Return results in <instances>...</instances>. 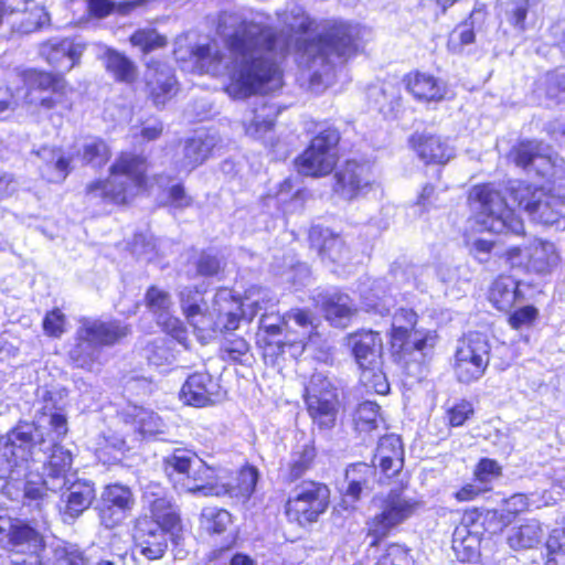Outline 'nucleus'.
<instances>
[{
	"mask_svg": "<svg viewBox=\"0 0 565 565\" xmlns=\"http://www.w3.org/2000/svg\"><path fill=\"white\" fill-rule=\"evenodd\" d=\"M228 55L210 45L191 50L190 58L200 73L228 75L225 92L234 99L267 94L281 86L278 58L284 55L273 28L262 21H245L226 39Z\"/></svg>",
	"mask_w": 565,
	"mask_h": 565,
	"instance_id": "f257e3e1",
	"label": "nucleus"
},
{
	"mask_svg": "<svg viewBox=\"0 0 565 565\" xmlns=\"http://www.w3.org/2000/svg\"><path fill=\"white\" fill-rule=\"evenodd\" d=\"M360 47V29L343 21L328 20L317 38L303 43L299 63L310 73L311 84H328L337 63H344Z\"/></svg>",
	"mask_w": 565,
	"mask_h": 565,
	"instance_id": "f03ea898",
	"label": "nucleus"
},
{
	"mask_svg": "<svg viewBox=\"0 0 565 565\" xmlns=\"http://www.w3.org/2000/svg\"><path fill=\"white\" fill-rule=\"evenodd\" d=\"M417 315L412 309H398L392 319L391 344L394 360L412 376L422 375L423 365L433 354L436 334L415 329Z\"/></svg>",
	"mask_w": 565,
	"mask_h": 565,
	"instance_id": "7ed1b4c3",
	"label": "nucleus"
},
{
	"mask_svg": "<svg viewBox=\"0 0 565 565\" xmlns=\"http://www.w3.org/2000/svg\"><path fill=\"white\" fill-rule=\"evenodd\" d=\"M147 170L148 164L142 156L122 152L111 166L109 179L89 183L87 193L114 203H126L145 185Z\"/></svg>",
	"mask_w": 565,
	"mask_h": 565,
	"instance_id": "20e7f679",
	"label": "nucleus"
},
{
	"mask_svg": "<svg viewBox=\"0 0 565 565\" xmlns=\"http://www.w3.org/2000/svg\"><path fill=\"white\" fill-rule=\"evenodd\" d=\"M477 223L483 231L521 236L525 234L523 220L508 205L500 192L490 185L476 186L470 193Z\"/></svg>",
	"mask_w": 565,
	"mask_h": 565,
	"instance_id": "39448f33",
	"label": "nucleus"
},
{
	"mask_svg": "<svg viewBox=\"0 0 565 565\" xmlns=\"http://www.w3.org/2000/svg\"><path fill=\"white\" fill-rule=\"evenodd\" d=\"M46 441L41 427L34 422H19L0 436V478L14 479V473L25 468L33 449Z\"/></svg>",
	"mask_w": 565,
	"mask_h": 565,
	"instance_id": "423d86ee",
	"label": "nucleus"
},
{
	"mask_svg": "<svg viewBox=\"0 0 565 565\" xmlns=\"http://www.w3.org/2000/svg\"><path fill=\"white\" fill-rule=\"evenodd\" d=\"M373 503L377 512L366 522L367 534L374 537L372 545L409 519L420 507L416 498L402 489H392L385 495L374 498Z\"/></svg>",
	"mask_w": 565,
	"mask_h": 565,
	"instance_id": "0eeeda50",
	"label": "nucleus"
},
{
	"mask_svg": "<svg viewBox=\"0 0 565 565\" xmlns=\"http://www.w3.org/2000/svg\"><path fill=\"white\" fill-rule=\"evenodd\" d=\"M269 300L268 291L260 287L250 288L243 303L236 301L227 289L217 291L214 297L213 310L218 315V330L237 329L242 317L252 320Z\"/></svg>",
	"mask_w": 565,
	"mask_h": 565,
	"instance_id": "6e6552de",
	"label": "nucleus"
},
{
	"mask_svg": "<svg viewBox=\"0 0 565 565\" xmlns=\"http://www.w3.org/2000/svg\"><path fill=\"white\" fill-rule=\"evenodd\" d=\"M305 402L309 416L321 430L335 426L340 408L338 391L322 374H313L305 391Z\"/></svg>",
	"mask_w": 565,
	"mask_h": 565,
	"instance_id": "1a4fd4ad",
	"label": "nucleus"
},
{
	"mask_svg": "<svg viewBox=\"0 0 565 565\" xmlns=\"http://www.w3.org/2000/svg\"><path fill=\"white\" fill-rule=\"evenodd\" d=\"M339 140L340 134L335 128L328 127L319 131L309 147L296 159L298 171L310 177L329 174L337 164Z\"/></svg>",
	"mask_w": 565,
	"mask_h": 565,
	"instance_id": "9d476101",
	"label": "nucleus"
},
{
	"mask_svg": "<svg viewBox=\"0 0 565 565\" xmlns=\"http://www.w3.org/2000/svg\"><path fill=\"white\" fill-rule=\"evenodd\" d=\"M329 495L327 486L310 480L303 481L290 492L286 503V514L300 525L316 522L326 511Z\"/></svg>",
	"mask_w": 565,
	"mask_h": 565,
	"instance_id": "9b49d317",
	"label": "nucleus"
},
{
	"mask_svg": "<svg viewBox=\"0 0 565 565\" xmlns=\"http://www.w3.org/2000/svg\"><path fill=\"white\" fill-rule=\"evenodd\" d=\"M511 199L523 207L533 221L548 226L555 225L557 228H565V220L558 210V200L543 189L519 183L511 189Z\"/></svg>",
	"mask_w": 565,
	"mask_h": 565,
	"instance_id": "f8f14e48",
	"label": "nucleus"
},
{
	"mask_svg": "<svg viewBox=\"0 0 565 565\" xmlns=\"http://www.w3.org/2000/svg\"><path fill=\"white\" fill-rule=\"evenodd\" d=\"M490 345L487 337L471 332L458 343L456 350L455 373L459 382L471 383L479 380L489 363Z\"/></svg>",
	"mask_w": 565,
	"mask_h": 565,
	"instance_id": "ddd939ff",
	"label": "nucleus"
},
{
	"mask_svg": "<svg viewBox=\"0 0 565 565\" xmlns=\"http://www.w3.org/2000/svg\"><path fill=\"white\" fill-rule=\"evenodd\" d=\"M25 86L24 102L34 108L51 110L62 103L65 81L62 76L36 70L21 73Z\"/></svg>",
	"mask_w": 565,
	"mask_h": 565,
	"instance_id": "4468645a",
	"label": "nucleus"
},
{
	"mask_svg": "<svg viewBox=\"0 0 565 565\" xmlns=\"http://www.w3.org/2000/svg\"><path fill=\"white\" fill-rule=\"evenodd\" d=\"M141 500L146 514L139 518L153 520L163 529L170 530L171 534L181 531L180 509L159 482L150 481L145 484Z\"/></svg>",
	"mask_w": 565,
	"mask_h": 565,
	"instance_id": "2eb2a0df",
	"label": "nucleus"
},
{
	"mask_svg": "<svg viewBox=\"0 0 565 565\" xmlns=\"http://www.w3.org/2000/svg\"><path fill=\"white\" fill-rule=\"evenodd\" d=\"M71 482L70 471L43 465L40 476H31L26 479L23 489V504L41 513L49 503L51 493L64 490Z\"/></svg>",
	"mask_w": 565,
	"mask_h": 565,
	"instance_id": "dca6fc26",
	"label": "nucleus"
},
{
	"mask_svg": "<svg viewBox=\"0 0 565 565\" xmlns=\"http://www.w3.org/2000/svg\"><path fill=\"white\" fill-rule=\"evenodd\" d=\"M135 502L129 487L119 483L105 487L97 507L102 524L108 529L117 526L134 509Z\"/></svg>",
	"mask_w": 565,
	"mask_h": 565,
	"instance_id": "f3484780",
	"label": "nucleus"
},
{
	"mask_svg": "<svg viewBox=\"0 0 565 565\" xmlns=\"http://www.w3.org/2000/svg\"><path fill=\"white\" fill-rule=\"evenodd\" d=\"M171 533L153 520L137 518L132 529V539L140 554L150 561L161 558L168 548L167 534Z\"/></svg>",
	"mask_w": 565,
	"mask_h": 565,
	"instance_id": "a211bd4d",
	"label": "nucleus"
},
{
	"mask_svg": "<svg viewBox=\"0 0 565 565\" xmlns=\"http://www.w3.org/2000/svg\"><path fill=\"white\" fill-rule=\"evenodd\" d=\"M86 44L71 38H53L40 45V55L54 68L68 72L77 66Z\"/></svg>",
	"mask_w": 565,
	"mask_h": 565,
	"instance_id": "6ab92c4d",
	"label": "nucleus"
},
{
	"mask_svg": "<svg viewBox=\"0 0 565 565\" xmlns=\"http://www.w3.org/2000/svg\"><path fill=\"white\" fill-rule=\"evenodd\" d=\"M145 83L148 96L157 107L164 106L178 92L173 70L159 61L147 64Z\"/></svg>",
	"mask_w": 565,
	"mask_h": 565,
	"instance_id": "aec40b11",
	"label": "nucleus"
},
{
	"mask_svg": "<svg viewBox=\"0 0 565 565\" xmlns=\"http://www.w3.org/2000/svg\"><path fill=\"white\" fill-rule=\"evenodd\" d=\"M334 177V192L349 201L365 194L373 182L370 168L355 161H348Z\"/></svg>",
	"mask_w": 565,
	"mask_h": 565,
	"instance_id": "412c9836",
	"label": "nucleus"
},
{
	"mask_svg": "<svg viewBox=\"0 0 565 565\" xmlns=\"http://www.w3.org/2000/svg\"><path fill=\"white\" fill-rule=\"evenodd\" d=\"M126 426V437L131 440H142L146 437L163 433L164 423L154 412L141 406L130 405L121 413Z\"/></svg>",
	"mask_w": 565,
	"mask_h": 565,
	"instance_id": "4be33fe9",
	"label": "nucleus"
},
{
	"mask_svg": "<svg viewBox=\"0 0 565 565\" xmlns=\"http://www.w3.org/2000/svg\"><path fill=\"white\" fill-rule=\"evenodd\" d=\"M513 161L525 171L546 175L553 168L551 148L537 140L518 143L511 151Z\"/></svg>",
	"mask_w": 565,
	"mask_h": 565,
	"instance_id": "5701e85b",
	"label": "nucleus"
},
{
	"mask_svg": "<svg viewBox=\"0 0 565 565\" xmlns=\"http://www.w3.org/2000/svg\"><path fill=\"white\" fill-rule=\"evenodd\" d=\"M62 495L64 507L60 508L62 521L71 524L86 511L95 499L94 483L87 480L72 481Z\"/></svg>",
	"mask_w": 565,
	"mask_h": 565,
	"instance_id": "b1692460",
	"label": "nucleus"
},
{
	"mask_svg": "<svg viewBox=\"0 0 565 565\" xmlns=\"http://www.w3.org/2000/svg\"><path fill=\"white\" fill-rule=\"evenodd\" d=\"M78 328L82 335L92 340L99 349L116 344L130 332L127 324L117 320L83 318L79 320Z\"/></svg>",
	"mask_w": 565,
	"mask_h": 565,
	"instance_id": "393cba45",
	"label": "nucleus"
},
{
	"mask_svg": "<svg viewBox=\"0 0 565 565\" xmlns=\"http://www.w3.org/2000/svg\"><path fill=\"white\" fill-rule=\"evenodd\" d=\"M218 384L206 372H196L188 377L181 388V399L191 406L204 407L213 404Z\"/></svg>",
	"mask_w": 565,
	"mask_h": 565,
	"instance_id": "a878e982",
	"label": "nucleus"
},
{
	"mask_svg": "<svg viewBox=\"0 0 565 565\" xmlns=\"http://www.w3.org/2000/svg\"><path fill=\"white\" fill-rule=\"evenodd\" d=\"M196 458L195 454L186 449H175L171 455L163 458L164 473L175 490L183 491L195 487L190 479V475Z\"/></svg>",
	"mask_w": 565,
	"mask_h": 565,
	"instance_id": "bb28decb",
	"label": "nucleus"
},
{
	"mask_svg": "<svg viewBox=\"0 0 565 565\" xmlns=\"http://www.w3.org/2000/svg\"><path fill=\"white\" fill-rule=\"evenodd\" d=\"M349 345L360 369L382 365V338L374 331H360L349 337Z\"/></svg>",
	"mask_w": 565,
	"mask_h": 565,
	"instance_id": "cd10ccee",
	"label": "nucleus"
},
{
	"mask_svg": "<svg viewBox=\"0 0 565 565\" xmlns=\"http://www.w3.org/2000/svg\"><path fill=\"white\" fill-rule=\"evenodd\" d=\"M411 143L417 156L426 163L445 164L455 157L454 148L440 136L415 134Z\"/></svg>",
	"mask_w": 565,
	"mask_h": 565,
	"instance_id": "c85d7f7f",
	"label": "nucleus"
},
{
	"mask_svg": "<svg viewBox=\"0 0 565 565\" xmlns=\"http://www.w3.org/2000/svg\"><path fill=\"white\" fill-rule=\"evenodd\" d=\"M374 467L379 466L386 476L396 475L404 462V450L401 438L396 435H387L380 439L374 457Z\"/></svg>",
	"mask_w": 565,
	"mask_h": 565,
	"instance_id": "c756f323",
	"label": "nucleus"
},
{
	"mask_svg": "<svg viewBox=\"0 0 565 565\" xmlns=\"http://www.w3.org/2000/svg\"><path fill=\"white\" fill-rule=\"evenodd\" d=\"M181 307L189 323L200 331L218 330V315L214 311L206 313L202 310L199 300L201 296L198 291L184 289L181 291Z\"/></svg>",
	"mask_w": 565,
	"mask_h": 565,
	"instance_id": "7c9ffc66",
	"label": "nucleus"
},
{
	"mask_svg": "<svg viewBox=\"0 0 565 565\" xmlns=\"http://www.w3.org/2000/svg\"><path fill=\"white\" fill-rule=\"evenodd\" d=\"M406 87L416 99L424 102H440L447 93L444 81L420 72L407 75Z\"/></svg>",
	"mask_w": 565,
	"mask_h": 565,
	"instance_id": "2f4dec72",
	"label": "nucleus"
},
{
	"mask_svg": "<svg viewBox=\"0 0 565 565\" xmlns=\"http://www.w3.org/2000/svg\"><path fill=\"white\" fill-rule=\"evenodd\" d=\"M215 146V137L205 132L189 138L184 143L182 158L179 161L180 169L190 172L201 166L210 157Z\"/></svg>",
	"mask_w": 565,
	"mask_h": 565,
	"instance_id": "473e14b6",
	"label": "nucleus"
},
{
	"mask_svg": "<svg viewBox=\"0 0 565 565\" xmlns=\"http://www.w3.org/2000/svg\"><path fill=\"white\" fill-rule=\"evenodd\" d=\"M277 115L275 105L268 104L263 98L258 99L243 120L245 134L254 139L264 138L273 129Z\"/></svg>",
	"mask_w": 565,
	"mask_h": 565,
	"instance_id": "72a5a7b5",
	"label": "nucleus"
},
{
	"mask_svg": "<svg viewBox=\"0 0 565 565\" xmlns=\"http://www.w3.org/2000/svg\"><path fill=\"white\" fill-rule=\"evenodd\" d=\"M33 153L41 161L39 170L44 179L54 183L65 180L70 172V161L60 148L44 146Z\"/></svg>",
	"mask_w": 565,
	"mask_h": 565,
	"instance_id": "f704fd0d",
	"label": "nucleus"
},
{
	"mask_svg": "<svg viewBox=\"0 0 565 565\" xmlns=\"http://www.w3.org/2000/svg\"><path fill=\"white\" fill-rule=\"evenodd\" d=\"M317 302L321 306L327 320L335 327H344L353 313V303L345 294L338 291L319 294Z\"/></svg>",
	"mask_w": 565,
	"mask_h": 565,
	"instance_id": "c9c22d12",
	"label": "nucleus"
},
{
	"mask_svg": "<svg viewBox=\"0 0 565 565\" xmlns=\"http://www.w3.org/2000/svg\"><path fill=\"white\" fill-rule=\"evenodd\" d=\"M317 456L316 448L311 444L296 446L286 462L281 463V477L292 482L302 477L312 466Z\"/></svg>",
	"mask_w": 565,
	"mask_h": 565,
	"instance_id": "e433bc0d",
	"label": "nucleus"
},
{
	"mask_svg": "<svg viewBox=\"0 0 565 565\" xmlns=\"http://www.w3.org/2000/svg\"><path fill=\"white\" fill-rule=\"evenodd\" d=\"M311 244L317 246L319 255L333 263H341L348 254L347 247L338 235L328 228L313 227L309 234Z\"/></svg>",
	"mask_w": 565,
	"mask_h": 565,
	"instance_id": "4c0bfd02",
	"label": "nucleus"
},
{
	"mask_svg": "<svg viewBox=\"0 0 565 565\" xmlns=\"http://www.w3.org/2000/svg\"><path fill=\"white\" fill-rule=\"evenodd\" d=\"M557 263V255L552 243L534 241L526 248V270L537 274L546 273Z\"/></svg>",
	"mask_w": 565,
	"mask_h": 565,
	"instance_id": "58836bf2",
	"label": "nucleus"
},
{
	"mask_svg": "<svg viewBox=\"0 0 565 565\" xmlns=\"http://www.w3.org/2000/svg\"><path fill=\"white\" fill-rule=\"evenodd\" d=\"M519 298V282L511 276H500L493 281L489 299L499 310H510Z\"/></svg>",
	"mask_w": 565,
	"mask_h": 565,
	"instance_id": "ea45409f",
	"label": "nucleus"
},
{
	"mask_svg": "<svg viewBox=\"0 0 565 565\" xmlns=\"http://www.w3.org/2000/svg\"><path fill=\"white\" fill-rule=\"evenodd\" d=\"M452 550L460 562H473L480 555V537L467 526H458L452 535Z\"/></svg>",
	"mask_w": 565,
	"mask_h": 565,
	"instance_id": "a19ab883",
	"label": "nucleus"
},
{
	"mask_svg": "<svg viewBox=\"0 0 565 565\" xmlns=\"http://www.w3.org/2000/svg\"><path fill=\"white\" fill-rule=\"evenodd\" d=\"M258 477L259 473L255 467H243L232 482L222 486L221 493L248 499L255 490Z\"/></svg>",
	"mask_w": 565,
	"mask_h": 565,
	"instance_id": "79ce46f5",
	"label": "nucleus"
},
{
	"mask_svg": "<svg viewBox=\"0 0 565 565\" xmlns=\"http://www.w3.org/2000/svg\"><path fill=\"white\" fill-rule=\"evenodd\" d=\"M543 537V530L537 520H526L523 524L512 529L508 542L514 550L532 548L537 545Z\"/></svg>",
	"mask_w": 565,
	"mask_h": 565,
	"instance_id": "37998d69",
	"label": "nucleus"
},
{
	"mask_svg": "<svg viewBox=\"0 0 565 565\" xmlns=\"http://www.w3.org/2000/svg\"><path fill=\"white\" fill-rule=\"evenodd\" d=\"M190 479L195 487L193 489H184V492L202 493L204 495L221 494V489L213 484V481L216 479L215 469L207 466L199 458L195 460Z\"/></svg>",
	"mask_w": 565,
	"mask_h": 565,
	"instance_id": "c03bdc74",
	"label": "nucleus"
},
{
	"mask_svg": "<svg viewBox=\"0 0 565 565\" xmlns=\"http://www.w3.org/2000/svg\"><path fill=\"white\" fill-rule=\"evenodd\" d=\"M105 66L118 82L130 84L137 78V66L135 63L118 51L107 50L105 53Z\"/></svg>",
	"mask_w": 565,
	"mask_h": 565,
	"instance_id": "a18cd8bd",
	"label": "nucleus"
},
{
	"mask_svg": "<svg viewBox=\"0 0 565 565\" xmlns=\"http://www.w3.org/2000/svg\"><path fill=\"white\" fill-rule=\"evenodd\" d=\"M100 355V349L88 338L76 330V343L70 351L72 362L82 369L90 370Z\"/></svg>",
	"mask_w": 565,
	"mask_h": 565,
	"instance_id": "49530a36",
	"label": "nucleus"
},
{
	"mask_svg": "<svg viewBox=\"0 0 565 565\" xmlns=\"http://www.w3.org/2000/svg\"><path fill=\"white\" fill-rule=\"evenodd\" d=\"M81 157L84 163L94 168L103 167L110 158V150L107 143L96 137L85 138L81 146Z\"/></svg>",
	"mask_w": 565,
	"mask_h": 565,
	"instance_id": "de8ad7c7",
	"label": "nucleus"
},
{
	"mask_svg": "<svg viewBox=\"0 0 565 565\" xmlns=\"http://www.w3.org/2000/svg\"><path fill=\"white\" fill-rule=\"evenodd\" d=\"M201 525L209 532L214 534L224 533L232 522L231 514L217 507H206L201 512Z\"/></svg>",
	"mask_w": 565,
	"mask_h": 565,
	"instance_id": "09e8293b",
	"label": "nucleus"
},
{
	"mask_svg": "<svg viewBox=\"0 0 565 565\" xmlns=\"http://www.w3.org/2000/svg\"><path fill=\"white\" fill-rule=\"evenodd\" d=\"M354 425L359 431H371L377 428L382 422L380 416V406L370 401L361 403L354 414Z\"/></svg>",
	"mask_w": 565,
	"mask_h": 565,
	"instance_id": "8fccbe9b",
	"label": "nucleus"
},
{
	"mask_svg": "<svg viewBox=\"0 0 565 565\" xmlns=\"http://www.w3.org/2000/svg\"><path fill=\"white\" fill-rule=\"evenodd\" d=\"M56 565H88L85 553L75 544L57 543L52 547Z\"/></svg>",
	"mask_w": 565,
	"mask_h": 565,
	"instance_id": "3c124183",
	"label": "nucleus"
},
{
	"mask_svg": "<svg viewBox=\"0 0 565 565\" xmlns=\"http://www.w3.org/2000/svg\"><path fill=\"white\" fill-rule=\"evenodd\" d=\"M131 45L139 47L143 53H149L166 46V36L159 34L154 29H138L130 35Z\"/></svg>",
	"mask_w": 565,
	"mask_h": 565,
	"instance_id": "603ef678",
	"label": "nucleus"
},
{
	"mask_svg": "<svg viewBox=\"0 0 565 565\" xmlns=\"http://www.w3.org/2000/svg\"><path fill=\"white\" fill-rule=\"evenodd\" d=\"M360 381L367 390L376 394L384 395L390 391V384L386 375L381 370V365L362 367Z\"/></svg>",
	"mask_w": 565,
	"mask_h": 565,
	"instance_id": "864d4df0",
	"label": "nucleus"
},
{
	"mask_svg": "<svg viewBox=\"0 0 565 565\" xmlns=\"http://www.w3.org/2000/svg\"><path fill=\"white\" fill-rule=\"evenodd\" d=\"M146 303L149 310L157 316V319L166 317V313L170 311L172 306L169 292L156 286H152L147 290Z\"/></svg>",
	"mask_w": 565,
	"mask_h": 565,
	"instance_id": "5fc2aeb1",
	"label": "nucleus"
},
{
	"mask_svg": "<svg viewBox=\"0 0 565 565\" xmlns=\"http://www.w3.org/2000/svg\"><path fill=\"white\" fill-rule=\"evenodd\" d=\"M475 31L470 23L457 25L449 34L447 46L452 53H460L466 45L475 42Z\"/></svg>",
	"mask_w": 565,
	"mask_h": 565,
	"instance_id": "6e6d98bb",
	"label": "nucleus"
},
{
	"mask_svg": "<svg viewBox=\"0 0 565 565\" xmlns=\"http://www.w3.org/2000/svg\"><path fill=\"white\" fill-rule=\"evenodd\" d=\"M281 21L295 32H307L312 29L313 21L306 14L303 9L292 6L280 15Z\"/></svg>",
	"mask_w": 565,
	"mask_h": 565,
	"instance_id": "4d7b16f0",
	"label": "nucleus"
},
{
	"mask_svg": "<svg viewBox=\"0 0 565 565\" xmlns=\"http://www.w3.org/2000/svg\"><path fill=\"white\" fill-rule=\"evenodd\" d=\"M545 95L555 103L565 102V73H547L543 81Z\"/></svg>",
	"mask_w": 565,
	"mask_h": 565,
	"instance_id": "13d9d810",
	"label": "nucleus"
},
{
	"mask_svg": "<svg viewBox=\"0 0 565 565\" xmlns=\"http://www.w3.org/2000/svg\"><path fill=\"white\" fill-rule=\"evenodd\" d=\"M414 559L409 551L399 545L391 544L385 552L379 557L375 565H413Z\"/></svg>",
	"mask_w": 565,
	"mask_h": 565,
	"instance_id": "bf43d9fd",
	"label": "nucleus"
},
{
	"mask_svg": "<svg viewBox=\"0 0 565 565\" xmlns=\"http://www.w3.org/2000/svg\"><path fill=\"white\" fill-rule=\"evenodd\" d=\"M529 508L527 497L523 493H515L509 499L504 500L500 519L504 524H509L516 514L526 511Z\"/></svg>",
	"mask_w": 565,
	"mask_h": 565,
	"instance_id": "052dcab7",
	"label": "nucleus"
},
{
	"mask_svg": "<svg viewBox=\"0 0 565 565\" xmlns=\"http://www.w3.org/2000/svg\"><path fill=\"white\" fill-rule=\"evenodd\" d=\"M147 359L153 365L161 366L173 362V354L168 342L163 339L153 341L147 348Z\"/></svg>",
	"mask_w": 565,
	"mask_h": 565,
	"instance_id": "680f3d73",
	"label": "nucleus"
},
{
	"mask_svg": "<svg viewBox=\"0 0 565 565\" xmlns=\"http://www.w3.org/2000/svg\"><path fill=\"white\" fill-rule=\"evenodd\" d=\"M375 467L363 462L354 463L345 470V480L359 481L360 484H364L372 488V483L375 479Z\"/></svg>",
	"mask_w": 565,
	"mask_h": 565,
	"instance_id": "e2e57ef3",
	"label": "nucleus"
},
{
	"mask_svg": "<svg viewBox=\"0 0 565 565\" xmlns=\"http://www.w3.org/2000/svg\"><path fill=\"white\" fill-rule=\"evenodd\" d=\"M249 351V344L243 338L231 337L226 338L223 343L224 359H230L234 362H241L242 358Z\"/></svg>",
	"mask_w": 565,
	"mask_h": 565,
	"instance_id": "0e129e2a",
	"label": "nucleus"
},
{
	"mask_svg": "<svg viewBox=\"0 0 565 565\" xmlns=\"http://www.w3.org/2000/svg\"><path fill=\"white\" fill-rule=\"evenodd\" d=\"M72 463V452L68 449H65L58 443H53L51 454L44 465H50L53 468L71 471Z\"/></svg>",
	"mask_w": 565,
	"mask_h": 565,
	"instance_id": "69168bd1",
	"label": "nucleus"
},
{
	"mask_svg": "<svg viewBox=\"0 0 565 565\" xmlns=\"http://www.w3.org/2000/svg\"><path fill=\"white\" fill-rule=\"evenodd\" d=\"M501 475V467L493 459L483 458L475 469V477L480 483L486 484Z\"/></svg>",
	"mask_w": 565,
	"mask_h": 565,
	"instance_id": "338daca9",
	"label": "nucleus"
},
{
	"mask_svg": "<svg viewBox=\"0 0 565 565\" xmlns=\"http://www.w3.org/2000/svg\"><path fill=\"white\" fill-rule=\"evenodd\" d=\"M65 317L58 310H52L43 320V329L51 337H60L64 332Z\"/></svg>",
	"mask_w": 565,
	"mask_h": 565,
	"instance_id": "774afa93",
	"label": "nucleus"
}]
</instances>
